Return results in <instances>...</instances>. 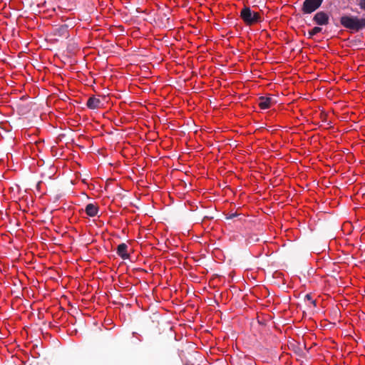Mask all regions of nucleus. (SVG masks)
Returning <instances> with one entry per match:
<instances>
[{
	"instance_id": "11",
	"label": "nucleus",
	"mask_w": 365,
	"mask_h": 365,
	"mask_svg": "<svg viewBox=\"0 0 365 365\" xmlns=\"http://www.w3.org/2000/svg\"><path fill=\"white\" fill-rule=\"evenodd\" d=\"M358 5L361 9L365 11V0H359Z\"/></svg>"
},
{
	"instance_id": "1",
	"label": "nucleus",
	"mask_w": 365,
	"mask_h": 365,
	"mask_svg": "<svg viewBox=\"0 0 365 365\" xmlns=\"http://www.w3.org/2000/svg\"><path fill=\"white\" fill-rule=\"evenodd\" d=\"M340 23L344 28L356 31L365 29V18L343 16L340 18Z\"/></svg>"
},
{
	"instance_id": "9",
	"label": "nucleus",
	"mask_w": 365,
	"mask_h": 365,
	"mask_svg": "<svg viewBox=\"0 0 365 365\" xmlns=\"http://www.w3.org/2000/svg\"><path fill=\"white\" fill-rule=\"evenodd\" d=\"M85 212L90 217H94L97 215L98 212V207L93 203H89L86 206Z\"/></svg>"
},
{
	"instance_id": "4",
	"label": "nucleus",
	"mask_w": 365,
	"mask_h": 365,
	"mask_svg": "<svg viewBox=\"0 0 365 365\" xmlns=\"http://www.w3.org/2000/svg\"><path fill=\"white\" fill-rule=\"evenodd\" d=\"M313 20L318 25H327L329 24V16L324 11H319L314 15Z\"/></svg>"
},
{
	"instance_id": "12",
	"label": "nucleus",
	"mask_w": 365,
	"mask_h": 365,
	"mask_svg": "<svg viewBox=\"0 0 365 365\" xmlns=\"http://www.w3.org/2000/svg\"><path fill=\"white\" fill-rule=\"evenodd\" d=\"M305 299H307L308 301H310L312 304H314V306H316V301L312 299V297L310 294H307L305 296Z\"/></svg>"
},
{
	"instance_id": "8",
	"label": "nucleus",
	"mask_w": 365,
	"mask_h": 365,
	"mask_svg": "<svg viewBox=\"0 0 365 365\" xmlns=\"http://www.w3.org/2000/svg\"><path fill=\"white\" fill-rule=\"evenodd\" d=\"M101 101L100 99L95 98L94 96L90 97L86 103V106L90 109H96L100 107Z\"/></svg>"
},
{
	"instance_id": "2",
	"label": "nucleus",
	"mask_w": 365,
	"mask_h": 365,
	"mask_svg": "<svg viewBox=\"0 0 365 365\" xmlns=\"http://www.w3.org/2000/svg\"><path fill=\"white\" fill-rule=\"evenodd\" d=\"M240 17L247 26H252L263 21V18L259 12L252 11L250 7L247 6L242 9Z\"/></svg>"
},
{
	"instance_id": "13",
	"label": "nucleus",
	"mask_w": 365,
	"mask_h": 365,
	"mask_svg": "<svg viewBox=\"0 0 365 365\" xmlns=\"http://www.w3.org/2000/svg\"><path fill=\"white\" fill-rule=\"evenodd\" d=\"M237 216V212H235V213L230 214L226 218L227 219H232Z\"/></svg>"
},
{
	"instance_id": "6",
	"label": "nucleus",
	"mask_w": 365,
	"mask_h": 365,
	"mask_svg": "<svg viewBox=\"0 0 365 365\" xmlns=\"http://www.w3.org/2000/svg\"><path fill=\"white\" fill-rule=\"evenodd\" d=\"M53 34L55 36L58 37H65L68 38V26L67 24H62L58 27L56 28L53 31Z\"/></svg>"
},
{
	"instance_id": "10",
	"label": "nucleus",
	"mask_w": 365,
	"mask_h": 365,
	"mask_svg": "<svg viewBox=\"0 0 365 365\" xmlns=\"http://www.w3.org/2000/svg\"><path fill=\"white\" fill-rule=\"evenodd\" d=\"M322 31V28L316 26L313 28L312 30L309 31L308 35L309 38H312L314 35L317 34L318 33Z\"/></svg>"
},
{
	"instance_id": "3",
	"label": "nucleus",
	"mask_w": 365,
	"mask_h": 365,
	"mask_svg": "<svg viewBox=\"0 0 365 365\" xmlns=\"http://www.w3.org/2000/svg\"><path fill=\"white\" fill-rule=\"evenodd\" d=\"M323 0H305L302 11L304 14H311L320 7Z\"/></svg>"
},
{
	"instance_id": "5",
	"label": "nucleus",
	"mask_w": 365,
	"mask_h": 365,
	"mask_svg": "<svg viewBox=\"0 0 365 365\" xmlns=\"http://www.w3.org/2000/svg\"><path fill=\"white\" fill-rule=\"evenodd\" d=\"M274 103L272 97L261 96L258 99V105L261 109H267Z\"/></svg>"
},
{
	"instance_id": "7",
	"label": "nucleus",
	"mask_w": 365,
	"mask_h": 365,
	"mask_svg": "<svg viewBox=\"0 0 365 365\" xmlns=\"http://www.w3.org/2000/svg\"><path fill=\"white\" fill-rule=\"evenodd\" d=\"M128 245L125 243L120 244L117 247V254L123 259H128L129 255L127 252Z\"/></svg>"
}]
</instances>
